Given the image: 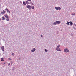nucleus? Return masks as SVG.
Returning <instances> with one entry per match:
<instances>
[{
    "instance_id": "23",
    "label": "nucleus",
    "mask_w": 76,
    "mask_h": 76,
    "mask_svg": "<svg viewBox=\"0 0 76 76\" xmlns=\"http://www.w3.org/2000/svg\"><path fill=\"white\" fill-rule=\"evenodd\" d=\"M27 1H30L31 2V0H27Z\"/></svg>"
},
{
    "instance_id": "18",
    "label": "nucleus",
    "mask_w": 76,
    "mask_h": 76,
    "mask_svg": "<svg viewBox=\"0 0 76 76\" xmlns=\"http://www.w3.org/2000/svg\"><path fill=\"white\" fill-rule=\"evenodd\" d=\"M31 7V8L32 9H34V6H32Z\"/></svg>"
},
{
    "instance_id": "25",
    "label": "nucleus",
    "mask_w": 76,
    "mask_h": 76,
    "mask_svg": "<svg viewBox=\"0 0 76 76\" xmlns=\"http://www.w3.org/2000/svg\"><path fill=\"white\" fill-rule=\"evenodd\" d=\"M41 37H43V36L42 35H41Z\"/></svg>"
},
{
    "instance_id": "13",
    "label": "nucleus",
    "mask_w": 76,
    "mask_h": 76,
    "mask_svg": "<svg viewBox=\"0 0 76 76\" xmlns=\"http://www.w3.org/2000/svg\"><path fill=\"white\" fill-rule=\"evenodd\" d=\"M23 4L24 5V6H26V3L25 2L23 1Z\"/></svg>"
},
{
    "instance_id": "19",
    "label": "nucleus",
    "mask_w": 76,
    "mask_h": 76,
    "mask_svg": "<svg viewBox=\"0 0 76 76\" xmlns=\"http://www.w3.org/2000/svg\"><path fill=\"white\" fill-rule=\"evenodd\" d=\"M72 15H73V16H75V13H72Z\"/></svg>"
},
{
    "instance_id": "3",
    "label": "nucleus",
    "mask_w": 76,
    "mask_h": 76,
    "mask_svg": "<svg viewBox=\"0 0 76 76\" xmlns=\"http://www.w3.org/2000/svg\"><path fill=\"white\" fill-rule=\"evenodd\" d=\"M26 7L27 8H28V9H31V6L29 5H28L26 6Z\"/></svg>"
},
{
    "instance_id": "2",
    "label": "nucleus",
    "mask_w": 76,
    "mask_h": 76,
    "mask_svg": "<svg viewBox=\"0 0 76 76\" xmlns=\"http://www.w3.org/2000/svg\"><path fill=\"white\" fill-rule=\"evenodd\" d=\"M55 9H56V10H61V8L59 7H55Z\"/></svg>"
},
{
    "instance_id": "7",
    "label": "nucleus",
    "mask_w": 76,
    "mask_h": 76,
    "mask_svg": "<svg viewBox=\"0 0 76 76\" xmlns=\"http://www.w3.org/2000/svg\"><path fill=\"white\" fill-rule=\"evenodd\" d=\"M1 49L3 51H4V46H2L1 47Z\"/></svg>"
},
{
    "instance_id": "16",
    "label": "nucleus",
    "mask_w": 76,
    "mask_h": 76,
    "mask_svg": "<svg viewBox=\"0 0 76 76\" xmlns=\"http://www.w3.org/2000/svg\"><path fill=\"white\" fill-rule=\"evenodd\" d=\"M1 61H4V60H3V58H2L1 59Z\"/></svg>"
},
{
    "instance_id": "24",
    "label": "nucleus",
    "mask_w": 76,
    "mask_h": 76,
    "mask_svg": "<svg viewBox=\"0 0 76 76\" xmlns=\"http://www.w3.org/2000/svg\"><path fill=\"white\" fill-rule=\"evenodd\" d=\"M10 63H9L8 64V66H10Z\"/></svg>"
},
{
    "instance_id": "17",
    "label": "nucleus",
    "mask_w": 76,
    "mask_h": 76,
    "mask_svg": "<svg viewBox=\"0 0 76 76\" xmlns=\"http://www.w3.org/2000/svg\"><path fill=\"white\" fill-rule=\"evenodd\" d=\"M6 20H7V21H9V19L7 18V19H6Z\"/></svg>"
},
{
    "instance_id": "11",
    "label": "nucleus",
    "mask_w": 76,
    "mask_h": 76,
    "mask_svg": "<svg viewBox=\"0 0 76 76\" xmlns=\"http://www.w3.org/2000/svg\"><path fill=\"white\" fill-rule=\"evenodd\" d=\"M69 23L71 25H72L73 24V23L72 21L69 22Z\"/></svg>"
},
{
    "instance_id": "20",
    "label": "nucleus",
    "mask_w": 76,
    "mask_h": 76,
    "mask_svg": "<svg viewBox=\"0 0 76 76\" xmlns=\"http://www.w3.org/2000/svg\"><path fill=\"white\" fill-rule=\"evenodd\" d=\"M45 51L46 52H47V51H48L47 50V49H45Z\"/></svg>"
},
{
    "instance_id": "22",
    "label": "nucleus",
    "mask_w": 76,
    "mask_h": 76,
    "mask_svg": "<svg viewBox=\"0 0 76 76\" xmlns=\"http://www.w3.org/2000/svg\"><path fill=\"white\" fill-rule=\"evenodd\" d=\"M60 47V45H58V46H57V47H58V48H59V47Z\"/></svg>"
},
{
    "instance_id": "6",
    "label": "nucleus",
    "mask_w": 76,
    "mask_h": 76,
    "mask_svg": "<svg viewBox=\"0 0 76 76\" xmlns=\"http://www.w3.org/2000/svg\"><path fill=\"white\" fill-rule=\"evenodd\" d=\"M64 52H65V53H67V52H69V50L67 49H65L64 50Z\"/></svg>"
},
{
    "instance_id": "26",
    "label": "nucleus",
    "mask_w": 76,
    "mask_h": 76,
    "mask_svg": "<svg viewBox=\"0 0 76 76\" xmlns=\"http://www.w3.org/2000/svg\"><path fill=\"white\" fill-rule=\"evenodd\" d=\"M12 63H12V62H11V65H12Z\"/></svg>"
},
{
    "instance_id": "14",
    "label": "nucleus",
    "mask_w": 76,
    "mask_h": 76,
    "mask_svg": "<svg viewBox=\"0 0 76 76\" xmlns=\"http://www.w3.org/2000/svg\"><path fill=\"white\" fill-rule=\"evenodd\" d=\"M26 3L27 4H29V3L28 1H26Z\"/></svg>"
},
{
    "instance_id": "9",
    "label": "nucleus",
    "mask_w": 76,
    "mask_h": 76,
    "mask_svg": "<svg viewBox=\"0 0 76 76\" xmlns=\"http://www.w3.org/2000/svg\"><path fill=\"white\" fill-rule=\"evenodd\" d=\"M35 51V48H33L31 50L32 52H34Z\"/></svg>"
},
{
    "instance_id": "28",
    "label": "nucleus",
    "mask_w": 76,
    "mask_h": 76,
    "mask_svg": "<svg viewBox=\"0 0 76 76\" xmlns=\"http://www.w3.org/2000/svg\"><path fill=\"white\" fill-rule=\"evenodd\" d=\"M1 0H0V1H1Z\"/></svg>"
},
{
    "instance_id": "4",
    "label": "nucleus",
    "mask_w": 76,
    "mask_h": 76,
    "mask_svg": "<svg viewBox=\"0 0 76 76\" xmlns=\"http://www.w3.org/2000/svg\"><path fill=\"white\" fill-rule=\"evenodd\" d=\"M5 10L7 11V12L9 13H10V11L8 10L7 8L5 9Z\"/></svg>"
},
{
    "instance_id": "15",
    "label": "nucleus",
    "mask_w": 76,
    "mask_h": 76,
    "mask_svg": "<svg viewBox=\"0 0 76 76\" xmlns=\"http://www.w3.org/2000/svg\"><path fill=\"white\" fill-rule=\"evenodd\" d=\"M5 18H4V17H2V20H5Z\"/></svg>"
},
{
    "instance_id": "12",
    "label": "nucleus",
    "mask_w": 76,
    "mask_h": 76,
    "mask_svg": "<svg viewBox=\"0 0 76 76\" xmlns=\"http://www.w3.org/2000/svg\"><path fill=\"white\" fill-rule=\"evenodd\" d=\"M4 16H5V17L7 18H8V16L7 15H4Z\"/></svg>"
},
{
    "instance_id": "10",
    "label": "nucleus",
    "mask_w": 76,
    "mask_h": 76,
    "mask_svg": "<svg viewBox=\"0 0 76 76\" xmlns=\"http://www.w3.org/2000/svg\"><path fill=\"white\" fill-rule=\"evenodd\" d=\"M66 24L67 25H70V23H69V22L68 21H67L66 22Z\"/></svg>"
},
{
    "instance_id": "27",
    "label": "nucleus",
    "mask_w": 76,
    "mask_h": 76,
    "mask_svg": "<svg viewBox=\"0 0 76 76\" xmlns=\"http://www.w3.org/2000/svg\"><path fill=\"white\" fill-rule=\"evenodd\" d=\"M32 3V5H34V4H33Z\"/></svg>"
},
{
    "instance_id": "8",
    "label": "nucleus",
    "mask_w": 76,
    "mask_h": 76,
    "mask_svg": "<svg viewBox=\"0 0 76 76\" xmlns=\"http://www.w3.org/2000/svg\"><path fill=\"white\" fill-rule=\"evenodd\" d=\"M6 13V11L4 10H3V12H1V14H4V13Z\"/></svg>"
},
{
    "instance_id": "5",
    "label": "nucleus",
    "mask_w": 76,
    "mask_h": 76,
    "mask_svg": "<svg viewBox=\"0 0 76 76\" xmlns=\"http://www.w3.org/2000/svg\"><path fill=\"white\" fill-rule=\"evenodd\" d=\"M56 50L58 51H61V50L59 48L57 47L56 49Z\"/></svg>"
},
{
    "instance_id": "1",
    "label": "nucleus",
    "mask_w": 76,
    "mask_h": 76,
    "mask_svg": "<svg viewBox=\"0 0 76 76\" xmlns=\"http://www.w3.org/2000/svg\"><path fill=\"white\" fill-rule=\"evenodd\" d=\"M61 23V22L59 21H56L53 23L54 25H58Z\"/></svg>"
},
{
    "instance_id": "21",
    "label": "nucleus",
    "mask_w": 76,
    "mask_h": 76,
    "mask_svg": "<svg viewBox=\"0 0 76 76\" xmlns=\"http://www.w3.org/2000/svg\"><path fill=\"white\" fill-rule=\"evenodd\" d=\"M12 56H14V55H15V54H14V53H12Z\"/></svg>"
}]
</instances>
